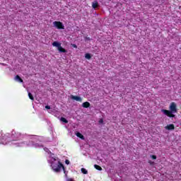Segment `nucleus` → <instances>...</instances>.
<instances>
[{
    "instance_id": "f257e3e1",
    "label": "nucleus",
    "mask_w": 181,
    "mask_h": 181,
    "mask_svg": "<svg viewBox=\"0 0 181 181\" xmlns=\"http://www.w3.org/2000/svg\"><path fill=\"white\" fill-rule=\"evenodd\" d=\"M170 110L163 109L161 110V112L163 113L164 115H167L169 118H175V113L177 112V108L176 103L173 102L170 105Z\"/></svg>"
},
{
    "instance_id": "f03ea898",
    "label": "nucleus",
    "mask_w": 181,
    "mask_h": 181,
    "mask_svg": "<svg viewBox=\"0 0 181 181\" xmlns=\"http://www.w3.org/2000/svg\"><path fill=\"white\" fill-rule=\"evenodd\" d=\"M51 166H52L53 170L54 172H56L57 173H59V172H60L62 169L64 171V173L66 175H67V174H66V168H64V165H63V163H62V162H60V160L58 161V163H52Z\"/></svg>"
},
{
    "instance_id": "7ed1b4c3",
    "label": "nucleus",
    "mask_w": 181,
    "mask_h": 181,
    "mask_svg": "<svg viewBox=\"0 0 181 181\" xmlns=\"http://www.w3.org/2000/svg\"><path fill=\"white\" fill-rule=\"evenodd\" d=\"M53 25L57 29H64V25H63V23L60 21H54L53 23Z\"/></svg>"
},
{
    "instance_id": "20e7f679",
    "label": "nucleus",
    "mask_w": 181,
    "mask_h": 181,
    "mask_svg": "<svg viewBox=\"0 0 181 181\" xmlns=\"http://www.w3.org/2000/svg\"><path fill=\"white\" fill-rule=\"evenodd\" d=\"M71 100H75V101H78L79 103H81V101H83V99L79 96L71 95Z\"/></svg>"
},
{
    "instance_id": "39448f33",
    "label": "nucleus",
    "mask_w": 181,
    "mask_h": 181,
    "mask_svg": "<svg viewBox=\"0 0 181 181\" xmlns=\"http://www.w3.org/2000/svg\"><path fill=\"white\" fill-rule=\"evenodd\" d=\"M165 129H168V131H172L175 129V124H170L165 127Z\"/></svg>"
},
{
    "instance_id": "423d86ee",
    "label": "nucleus",
    "mask_w": 181,
    "mask_h": 181,
    "mask_svg": "<svg viewBox=\"0 0 181 181\" xmlns=\"http://www.w3.org/2000/svg\"><path fill=\"white\" fill-rule=\"evenodd\" d=\"M52 46H54V47H57V49L59 47H60L62 46V44L59 43V42L57 41H54L53 43H52Z\"/></svg>"
},
{
    "instance_id": "0eeeda50",
    "label": "nucleus",
    "mask_w": 181,
    "mask_h": 181,
    "mask_svg": "<svg viewBox=\"0 0 181 181\" xmlns=\"http://www.w3.org/2000/svg\"><path fill=\"white\" fill-rule=\"evenodd\" d=\"M15 80L16 81H18L19 83H23V79H22L21 77L19 76V75L16 76Z\"/></svg>"
},
{
    "instance_id": "6e6552de",
    "label": "nucleus",
    "mask_w": 181,
    "mask_h": 181,
    "mask_svg": "<svg viewBox=\"0 0 181 181\" xmlns=\"http://www.w3.org/2000/svg\"><path fill=\"white\" fill-rule=\"evenodd\" d=\"M58 50L60 53H67V50L66 49L63 48L62 45L58 48Z\"/></svg>"
},
{
    "instance_id": "1a4fd4ad",
    "label": "nucleus",
    "mask_w": 181,
    "mask_h": 181,
    "mask_svg": "<svg viewBox=\"0 0 181 181\" xmlns=\"http://www.w3.org/2000/svg\"><path fill=\"white\" fill-rule=\"evenodd\" d=\"M82 107H83V108H88V107H90V103H88V102H84V103L82 104Z\"/></svg>"
},
{
    "instance_id": "9d476101",
    "label": "nucleus",
    "mask_w": 181,
    "mask_h": 181,
    "mask_svg": "<svg viewBox=\"0 0 181 181\" xmlns=\"http://www.w3.org/2000/svg\"><path fill=\"white\" fill-rule=\"evenodd\" d=\"M92 7L93 8V9H96V8H98V1H95L92 4Z\"/></svg>"
},
{
    "instance_id": "9b49d317",
    "label": "nucleus",
    "mask_w": 181,
    "mask_h": 181,
    "mask_svg": "<svg viewBox=\"0 0 181 181\" xmlns=\"http://www.w3.org/2000/svg\"><path fill=\"white\" fill-rule=\"evenodd\" d=\"M76 136H78V138H80L81 139H84V136L82 135L81 133L76 132Z\"/></svg>"
},
{
    "instance_id": "f8f14e48",
    "label": "nucleus",
    "mask_w": 181,
    "mask_h": 181,
    "mask_svg": "<svg viewBox=\"0 0 181 181\" xmlns=\"http://www.w3.org/2000/svg\"><path fill=\"white\" fill-rule=\"evenodd\" d=\"M94 168L95 169H96L97 170H103V168H101V166L97 165V164H95L94 165Z\"/></svg>"
},
{
    "instance_id": "ddd939ff",
    "label": "nucleus",
    "mask_w": 181,
    "mask_h": 181,
    "mask_svg": "<svg viewBox=\"0 0 181 181\" xmlns=\"http://www.w3.org/2000/svg\"><path fill=\"white\" fill-rule=\"evenodd\" d=\"M60 121H62V122H64V124L69 123V120H67V119H66L64 117H61Z\"/></svg>"
},
{
    "instance_id": "4468645a",
    "label": "nucleus",
    "mask_w": 181,
    "mask_h": 181,
    "mask_svg": "<svg viewBox=\"0 0 181 181\" xmlns=\"http://www.w3.org/2000/svg\"><path fill=\"white\" fill-rule=\"evenodd\" d=\"M28 97L30 100H31L32 101H35V98L33 97V95L30 93V92L28 93Z\"/></svg>"
},
{
    "instance_id": "2eb2a0df",
    "label": "nucleus",
    "mask_w": 181,
    "mask_h": 181,
    "mask_svg": "<svg viewBox=\"0 0 181 181\" xmlns=\"http://www.w3.org/2000/svg\"><path fill=\"white\" fill-rule=\"evenodd\" d=\"M85 57L86 59H88V60H90V59H91V54L87 53L85 54Z\"/></svg>"
},
{
    "instance_id": "dca6fc26",
    "label": "nucleus",
    "mask_w": 181,
    "mask_h": 181,
    "mask_svg": "<svg viewBox=\"0 0 181 181\" xmlns=\"http://www.w3.org/2000/svg\"><path fill=\"white\" fill-rule=\"evenodd\" d=\"M81 172L83 175H87V173H88V171H87L86 168H81Z\"/></svg>"
},
{
    "instance_id": "f3484780",
    "label": "nucleus",
    "mask_w": 181,
    "mask_h": 181,
    "mask_svg": "<svg viewBox=\"0 0 181 181\" xmlns=\"http://www.w3.org/2000/svg\"><path fill=\"white\" fill-rule=\"evenodd\" d=\"M65 163H66V165H70V160H66Z\"/></svg>"
},
{
    "instance_id": "a211bd4d",
    "label": "nucleus",
    "mask_w": 181,
    "mask_h": 181,
    "mask_svg": "<svg viewBox=\"0 0 181 181\" xmlns=\"http://www.w3.org/2000/svg\"><path fill=\"white\" fill-rule=\"evenodd\" d=\"M151 159L156 160V156L152 155L151 156Z\"/></svg>"
},
{
    "instance_id": "6ab92c4d",
    "label": "nucleus",
    "mask_w": 181,
    "mask_h": 181,
    "mask_svg": "<svg viewBox=\"0 0 181 181\" xmlns=\"http://www.w3.org/2000/svg\"><path fill=\"white\" fill-rule=\"evenodd\" d=\"M103 122H104V119H100L99 120V124H103Z\"/></svg>"
},
{
    "instance_id": "aec40b11",
    "label": "nucleus",
    "mask_w": 181,
    "mask_h": 181,
    "mask_svg": "<svg viewBox=\"0 0 181 181\" xmlns=\"http://www.w3.org/2000/svg\"><path fill=\"white\" fill-rule=\"evenodd\" d=\"M85 40H91V38L89 37H85Z\"/></svg>"
},
{
    "instance_id": "412c9836",
    "label": "nucleus",
    "mask_w": 181,
    "mask_h": 181,
    "mask_svg": "<svg viewBox=\"0 0 181 181\" xmlns=\"http://www.w3.org/2000/svg\"><path fill=\"white\" fill-rule=\"evenodd\" d=\"M45 108H46V110H50V106L46 105V106H45Z\"/></svg>"
},
{
    "instance_id": "4be33fe9",
    "label": "nucleus",
    "mask_w": 181,
    "mask_h": 181,
    "mask_svg": "<svg viewBox=\"0 0 181 181\" xmlns=\"http://www.w3.org/2000/svg\"><path fill=\"white\" fill-rule=\"evenodd\" d=\"M73 47H74L75 49H77V45L76 44H74Z\"/></svg>"
},
{
    "instance_id": "5701e85b",
    "label": "nucleus",
    "mask_w": 181,
    "mask_h": 181,
    "mask_svg": "<svg viewBox=\"0 0 181 181\" xmlns=\"http://www.w3.org/2000/svg\"><path fill=\"white\" fill-rule=\"evenodd\" d=\"M67 181H73V179L69 178V179L67 180Z\"/></svg>"
}]
</instances>
